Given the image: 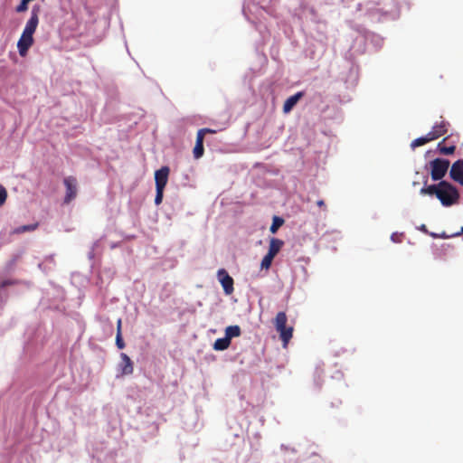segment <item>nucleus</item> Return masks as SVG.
<instances>
[{
    "mask_svg": "<svg viewBox=\"0 0 463 463\" xmlns=\"http://www.w3.org/2000/svg\"><path fill=\"white\" fill-rule=\"evenodd\" d=\"M116 345L118 349H123L125 347V343L122 338V333L117 332Z\"/></svg>",
    "mask_w": 463,
    "mask_h": 463,
    "instance_id": "4be33fe9",
    "label": "nucleus"
},
{
    "mask_svg": "<svg viewBox=\"0 0 463 463\" xmlns=\"http://www.w3.org/2000/svg\"><path fill=\"white\" fill-rule=\"evenodd\" d=\"M217 278L220 281L223 291L226 295H231L233 290V279L229 275V273L224 269H220L217 272Z\"/></svg>",
    "mask_w": 463,
    "mask_h": 463,
    "instance_id": "423d86ee",
    "label": "nucleus"
},
{
    "mask_svg": "<svg viewBox=\"0 0 463 463\" xmlns=\"http://www.w3.org/2000/svg\"><path fill=\"white\" fill-rule=\"evenodd\" d=\"M231 345V341L226 337L218 338L213 344V349L217 351L226 350Z\"/></svg>",
    "mask_w": 463,
    "mask_h": 463,
    "instance_id": "4468645a",
    "label": "nucleus"
},
{
    "mask_svg": "<svg viewBox=\"0 0 463 463\" xmlns=\"http://www.w3.org/2000/svg\"><path fill=\"white\" fill-rule=\"evenodd\" d=\"M10 284H11V282L9 280H5V281L1 282L0 287L4 288V287L8 286Z\"/></svg>",
    "mask_w": 463,
    "mask_h": 463,
    "instance_id": "c85d7f7f",
    "label": "nucleus"
},
{
    "mask_svg": "<svg viewBox=\"0 0 463 463\" xmlns=\"http://www.w3.org/2000/svg\"><path fill=\"white\" fill-rule=\"evenodd\" d=\"M39 7H33L31 17L27 21L22 35L17 43V49L20 56L25 57L28 50L33 44V33H35L39 24Z\"/></svg>",
    "mask_w": 463,
    "mask_h": 463,
    "instance_id": "f03ea898",
    "label": "nucleus"
},
{
    "mask_svg": "<svg viewBox=\"0 0 463 463\" xmlns=\"http://www.w3.org/2000/svg\"><path fill=\"white\" fill-rule=\"evenodd\" d=\"M421 230L424 231V232H427L426 226L424 224L421 226Z\"/></svg>",
    "mask_w": 463,
    "mask_h": 463,
    "instance_id": "c756f323",
    "label": "nucleus"
},
{
    "mask_svg": "<svg viewBox=\"0 0 463 463\" xmlns=\"http://www.w3.org/2000/svg\"><path fill=\"white\" fill-rule=\"evenodd\" d=\"M170 169L168 166H162L155 173L156 188L165 189L168 181Z\"/></svg>",
    "mask_w": 463,
    "mask_h": 463,
    "instance_id": "1a4fd4ad",
    "label": "nucleus"
},
{
    "mask_svg": "<svg viewBox=\"0 0 463 463\" xmlns=\"http://www.w3.org/2000/svg\"><path fill=\"white\" fill-rule=\"evenodd\" d=\"M461 232H463V227H462V229H461Z\"/></svg>",
    "mask_w": 463,
    "mask_h": 463,
    "instance_id": "7c9ffc66",
    "label": "nucleus"
},
{
    "mask_svg": "<svg viewBox=\"0 0 463 463\" xmlns=\"http://www.w3.org/2000/svg\"><path fill=\"white\" fill-rule=\"evenodd\" d=\"M284 223V220L281 217L274 216L272 220L271 226L269 231L271 233H276L277 231L281 227Z\"/></svg>",
    "mask_w": 463,
    "mask_h": 463,
    "instance_id": "a211bd4d",
    "label": "nucleus"
},
{
    "mask_svg": "<svg viewBox=\"0 0 463 463\" xmlns=\"http://www.w3.org/2000/svg\"><path fill=\"white\" fill-rule=\"evenodd\" d=\"M6 198H7L6 189L2 184H0V206H2L5 203Z\"/></svg>",
    "mask_w": 463,
    "mask_h": 463,
    "instance_id": "412c9836",
    "label": "nucleus"
},
{
    "mask_svg": "<svg viewBox=\"0 0 463 463\" xmlns=\"http://www.w3.org/2000/svg\"><path fill=\"white\" fill-rule=\"evenodd\" d=\"M274 258V256L267 253L261 260L260 268L262 269H269L272 264V260Z\"/></svg>",
    "mask_w": 463,
    "mask_h": 463,
    "instance_id": "6ab92c4d",
    "label": "nucleus"
},
{
    "mask_svg": "<svg viewBox=\"0 0 463 463\" xmlns=\"http://www.w3.org/2000/svg\"><path fill=\"white\" fill-rule=\"evenodd\" d=\"M121 326H122V321L121 319L119 318L117 322V332H119V333H122L121 332Z\"/></svg>",
    "mask_w": 463,
    "mask_h": 463,
    "instance_id": "cd10ccee",
    "label": "nucleus"
},
{
    "mask_svg": "<svg viewBox=\"0 0 463 463\" xmlns=\"http://www.w3.org/2000/svg\"><path fill=\"white\" fill-rule=\"evenodd\" d=\"M304 96V92L303 91H298L297 92L296 94L288 97L285 102H284V105H283V112L285 114H288L289 113L293 108L296 106V104L298 102V100L303 98Z\"/></svg>",
    "mask_w": 463,
    "mask_h": 463,
    "instance_id": "9d476101",
    "label": "nucleus"
},
{
    "mask_svg": "<svg viewBox=\"0 0 463 463\" xmlns=\"http://www.w3.org/2000/svg\"><path fill=\"white\" fill-rule=\"evenodd\" d=\"M122 360V374H131L134 371L133 363L129 356L124 353L120 354Z\"/></svg>",
    "mask_w": 463,
    "mask_h": 463,
    "instance_id": "ddd939ff",
    "label": "nucleus"
},
{
    "mask_svg": "<svg viewBox=\"0 0 463 463\" xmlns=\"http://www.w3.org/2000/svg\"><path fill=\"white\" fill-rule=\"evenodd\" d=\"M164 190L165 189L156 188V197H155V203L156 205H159L163 201Z\"/></svg>",
    "mask_w": 463,
    "mask_h": 463,
    "instance_id": "aec40b11",
    "label": "nucleus"
},
{
    "mask_svg": "<svg viewBox=\"0 0 463 463\" xmlns=\"http://www.w3.org/2000/svg\"><path fill=\"white\" fill-rule=\"evenodd\" d=\"M430 165L431 179L433 181H442V178L449 170V161L448 159L436 158L430 162Z\"/></svg>",
    "mask_w": 463,
    "mask_h": 463,
    "instance_id": "20e7f679",
    "label": "nucleus"
},
{
    "mask_svg": "<svg viewBox=\"0 0 463 463\" xmlns=\"http://www.w3.org/2000/svg\"><path fill=\"white\" fill-rule=\"evenodd\" d=\"M317 205L320 208H324L326 210V203L324 200H318L317 202Z\"/></svg>",
    "mask_w": 463,
    "mask_h": 463,
    "instance_id": "bb28decb",
    "label": "nucleus"
},
{
    "mask_svg": "<svg viewBox=\"0 0 463 463\" xmlns=\"http://www.w3.org/2000/svg\"><path fill=\"white\" fill-rule=\"evenodd\" d=\"M446 138H444L441 142L438 144V150L442 155H452L455 152L456 146H444Z\"/></svg>",
    "mask_w": 463,
    "mask_h": 463,
    "instance_id": "f3484780",
    "label": "nucleus"
},
{
    "mask_svg": "<svg viewBox=\"0 0 463 463\" xmlns=\"http://www.w3.org/2000/svg\"><path fill=\"white\" fill-rule=\"evenodd\" d=\"M37 227H38L37 222L33 223V224L23 225V226L14 229L11 233L12 234H20V233H24V232H33V231L36 230Z\"/></svg>",
    "mask_w": 463,
    "mask_h": 463,
    "instance_id": "dca6fc26",
    "label": "nucleus"
},
{
    "mask_svg": "<svg viewBox=\"0 0 463 463\" xmlns=\"http://www.w3.org/2000/svg\"><path fill=\"white\" fill-rule=\"evenodd\" d=\"M423 138H424V140H426V143L437 139L435 137V135L432 133V131H430L429 133H427V135L424 136Z\"/></svg>",
    "mask_w": 463,
    "mask_h": 463,
    "instance_id": "393cba45",
    "label": "nucleus"
},
{
    "mask_svg": "<svg viewBox=\"0 0 463 463\" xmlns=\"http://www.w3.org/2000/svg\"><path fill=\"white\" fill-rule=\"evenodd\" d=\"M241 328L239 326H229L225 329V336L231 341L232 337L241 335Z\"/></svg>",
    "mask_w": 463,
    "mask_h": 463,
    "instance_id": "2eb2a0df",
    "label": "nucleus"
},
{
    "mask_svg": "<svg viewBox=\"0 0 463 463\" xmlns=\"http://www.w3.org/2000/svg\"><path fill=\"white\" fill-rule=\"evenodd\" d=\"M215 133H216V130L208 128H201L197 131L195 146L193 150L194 157L195 159H199L203 156V153H204L203 139H204L205 134H215Z\"/></svg>",
    "mask_w": 463,
    "mask_h": 463,
    "instance_id": "39448f33",
    "label": "nucleus"
},
{
    "mask_svg": "<svg viewBox=\"0 0 463 463\" xmlns=\"http://www.w3.org/2000/svg\"><path fill=\"white\" fill-rule=\"evenodd\" d=\"M284 245V241L280 239L271 238L269 241V246L268 254L276 256Z\"/></svg>",
    "mask_w": 463,
    "mask_h": 463,
    "instance_id": "9b49d317",
    "label": "nucleus"
},
{
    "mask_svg": "<svg viewBox=\"0 0 463 463\" xmlns=\"http://www.w3.org/2000/svg\"><path fill=\"white\" fill-rule=\"evenodd\" d=\"M63 184L66 187L64 203H70L77 195V180L74 176L65 177Z\"/></svg>",
    "mask_w": 463,
    "mask_h": 463,
    "instance_id": "0eeeda50",
    "label": "nucleus"
},
{
    "mask_svg": "<svg viewBox=\"0 0 463 463\" xmlns=\"http://www.w3.org/2000/svg\"><path fill=\"white\" fill-rule=\"evenodd\" d=\"M449 177L463 186V159L455 161L449 169Z\"/></svg>",
    "mask_w": 463,
    "mask_h": 463,
    "instance_id": "6e6552de",
    "label": "nucleus"
},
{
    "mask_svg": "<svg viewBox=\"0 0 463 463\" xmlns=\"http://www.w3.org/2000/svg\"><path fill=\"white\" fill-rule=\"evenodd\" d=\"M420 194L435 195L443 206L456 204L459 200V193L456 186L447 181L437 184L425 185L420 189Z\"/></svg>",
    "mask_w": 463,
    "mask_h": 463,
    "instance_id": "f257e3e1",
    "label": "nucleus"
},
{
    "mask_svg": "<svg viewBox=\"0 0 463 463\" xmlns=\"http://www.w3.org/2000/svg\"><path fill=\"white\" fill-rule=\"evenodd\" d=\"M288 317L285 312H279L274 320L276 330L279 334V337L283 342V345L287 346L293 336V327L287 326Z\"/></svg>",
    "mask_w": 463,
    "mask_h": 463,
    "instance_id": "7ed1b4c3",
    "label": "nucleus"
},
{
    "mask_svg": "<svg viewBox=\"0 0 463 463\" xmlns=\"http://www.w3.org/2000/svg\"><path fill=\"white\" fill-rule=\"evenodd\" d=\"M426 144V140H424L423 137H418L416 139H414L411 146V147H417V146H423Z\"/></svg>",
    "mask_w": 463,
    "mask_h": 463,
    "instance_id": "b1692460",
    "label": "nucleus"
},
{
    "mask_svg": "<svg viewBox=\"0 0 463 463\" xmlns=\"http://www.w3.org/2000/svg\"><path fill=\"white\" fill-rule=\"evenodd\" d=\"M28 2L25 0H22L21 3L16 6V12L17 13H23L27 10L28 8Z\"/></svg>",
    "mask_w": 463,
    "mask_h": 463,
    "instance_id": "5701e85b",
    "label": "nucleus"
},
{
    "mask_svg": "<svg viewBox=\"0 0 463 463\" xmlns=\"http://www.w3.org/2000/svg\"><path fill=\"white\" fill-rule=\"evenodd\" d=\"M430 236L433 237V238H442V239H448L449 238L450 236L446 234L445 232H442L441 234H437V233H430Z\"/></svg>",
    "mask_w": 463,
    "mask_h": 463,
    "instance_id": "a878e982",
    "label": "nucleus"
},
{
    "mask_svg": "<svg viewBox=\"0 0 463 463\" xmlns=\"http://www.w3.org/2000/svg\"><path fill=\"white\" fill-rule=\"evenodd\" d=\"M449 126V122L442 120L440 123L435 124L431 131L435 135V137L438 139L439 137L447 134Z\"/></svg>",
    "mask_w": 463,
    "mask_h": 463,
    "instance_id": "f8f14e48",
    "label": "nucleus"
}]
</instances>
